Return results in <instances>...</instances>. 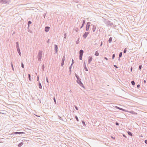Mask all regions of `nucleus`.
I'll list each match as a JSON object with an SVG mask.
<instances>
[{
    "label": "nucleus",
    "instance_id": "79ce46f5",
    "mask_svg": "<svg viewBox=\"0 0 147 147\" xmlns=\"http://www.w3.org/2000/svg\"><path fill=\"white\" fill-rule=\"evenodd\" d=\"M79 38H78V40H77V41H76V43L77 44H78V43H79Z\"/></svg>",
    "mask_w": 147,
    "mask_h": 147
},
{
    "label": "nucleus",
    "instance_id": "a19ab883",
    "mask_svg": "<svg viewBox=\"0 0 147 147\" xmlns=\"http://www.w3.org/2000/svg\"><path fill=\"white\" fill-rule=\"evenodd\" d=\"M75 31L76 32H78V29L77 28H76L75 29Z\"/></svg>",
    "mask_w": 147,
    "mask_h": 147
},
{
    "label": "nucleus",
    "instance_id": "6e6552de",
    "mask_svg": "<svg viewBox=\"0 0 147 147\" xmlns=\"http://www.w3.org/2000/svg\"><path fill=\"white\" fill-rule=\"evenodd\" d=\"M89 32H85L83 36V37H84V38L85 39L87 37V36H88V35L89 34Z\"/></svg>",
    "mask_w": 147,
    "mask_h": 147
},
{
    "label": "nucleus",
    "instance_id": "0e129e2a",
    "mask_svg": "<svg viewBox=\"0 0 147 147\" xmlns=\"http://www.w3.org/2000/svg\"><path fill=\"white\" fill-rule=\"evenodd\" d=\"M59 116V119H61V120L62 119H61V117H59V116Z\"/></svg>",
    "mask_w": 147,
    "mask_h": 147
},
{
    "label": "nucleus",
    "instance_id": "4be33fe9",
    "mask_svg": "<svg viewBox=\"0 0 147 147\" xmlns=\"http://www.w3.org/2000/svg\"><path fill=\"white\" fill-rule=\"evenodd\" d=\"M38 86L39 88L40 89H42V86L41 84L40 83V82H39L38 84Z\"/></svg>",
    "mask_w": 147,
    "mask_h": 147
},
{
    "label": "nucleus",
    "instance_id": "bb28decb",
    "mask_svg": "<svg viewBox=\"0 0 147 147\" xmlns=\"http://www.w3.org/2000/svg\"><path fill=\"white\" fill-rule=\"evenodd\" d=\"M131 83L132 85L133 86L135 84L134 81V80L132 81Z\"/></svg>",
    "mask_w": 147,
    "mask_h": 147
},
{
    "label": "nucleus",
    "instance_id": "4468645a",
    "mask_svg": "<svg viewBox=\"0 0 147 147\" xmlns=\"http://www.w3.org/2000/svg\"><path fill=\"white\" fill-rule=\"evenodd\" d=\"M16 48L17 49V51H18V53H19V55L20 56H21V53L20 51V47L17 48Z\"/></svg>",
    "mask_w": 147,
    "mask_h": 147
},
{
    "label": "nucleus",
    "instance_id": "c756f323",
    "mask_svg": "<svg viewBox=\"0 0 147 147\" xmlns=\"http://www.w3.org/2000/svg\"><path fill=\"white\" fill-rule=\"evenodd\" d=\"M11 67L12 68V69L13 70H14V68H13V64H12V62H11Z\"/></svg>",
    "mask_w": 147,
    "mask_h": 147
},
{
    "label": "nucleus",
    "instance_id": "603ef678",
    "mask_svg": "<svg viewBox=\"0 0 147 147\" xmlns=\"http://www.w3.org/2000/svg\"><path fill=\"white\" fill-rule=\"evenodd\" d=\"M37 81H39V76H37Z\"/></svg>",
    "mask_w": 147,
    "mask_h": 147
},
{
    "label": "nucleus",
    "instance_id": "09e8293b",
    "mask_svg": "<svg viewBox=\"0 0 147 147\" xmlns=\"http://www.w3.org/2000/svg\"><path fill=\"white\" fill-rule=\"evenodd\" d=\"M50 40V39H49L47 41V43H49V41Z\"/></svg>",
    "mask_w": 147,
    "mask_h": 147
},
{
    "label": "nucleus",
    "instance_id": "680f3d73",
    "mask_svg": "<svg viewBox=\"0 0 147 147\" xmlns=\"http://www.w3.org/2000/svg\"><path fill=\"white\" fill-rule=\"evenodd\" d=\"M123 136L124 137H125V138H126V136L125 135V134H123Z\"/></svg>",
    "mask_w": 147,
    "mask_h": 147
},
{
    "label": "nucleus",
    "instance_id": "20e7f679",
    "mask_svg": "<svg viewBox=\"0 0 147 147\" xmlns=\"http://www.w3.org/2000/svg\"><path fill=\"white\" fill-rule=\"evenodd\" d=\"M10 1V0H0V3L8 4Z\"/></svg>",
    "mask_w": 147,
    "mask_h": 147
},
{
    "label": "nucleus",
    "instance_id": "6ab92c4d",
    "mask_svg": "<svg viewBox=\"0 0 147 147\" xmlns=\"http://www.w3.org/2000/svg\"><path fill=\"white\" fill-rule=\"evenodd\" d=\"M24 143L23 142H21L18 144V147H20Z\"/></svg>",
    "mask_w": 147,
    "mask_h": 147
},
{
    "label": "nucleus",
    "instance_id": "a878e982",
    "mask_svg": "<svg viewBox=\"0 0 147 147\" xmlns=\"http://www.w3.org/2000/svg\"><path fill=\"white\" fill-rule=\"evenodd\" d=\"M32 23V22L30 21H28V27H29V26H30V24H31Z\"/></svg>",
    "mask_w": 147,
    "mask_h": 147
},
{
    "label": "nucleus",
    "instance_id": "f8f14e48",
    "mask_svg": "<svg viewBox=\"0 0 147 147\" xmlns=\"http://www.w3.org/2000/svg\"><path fill=\"white\" fill-rule=\"evenodd\" d=\"M84 69L85 71H88V69L86 67V63L85 61H84Z\"/></svg>",
    "mask_w": 147,
    "mask_h": 147
},
{
    "label": "nucleus",
    "instance_id": "412c9836",
    "mask_svg": "<svg viewBox=\"0 0 147 147\" xmlns=\"http://www.w3.org/2000/svg\"><path fill=\"white\" fill-rule=\"evenodd\" d=\"M112 37H110L109 38V40H108V42L109 43H111L112 42Z\"/></svg>",
    "mask_w": 147,
    "mask_h": 147
},
{
    "label": "nucleus",
    "instance_id": "052dcab7",
    "mask_svg": "<svg viewBox=\"0 0 147 147\" xmlns=\"http://www.w3.org/2000/svg\"><path fill=\"white\" fill-rule=\"evenodd\" d=\"M102 42H101V43H100V46H101L102 45Z\"/></svg>",
    "mask_w": 147,
    "mask_h": 147
},
{
    "label": "nucleus",
    "instance_id": "1a4fd4ad",
    "mask_svg": "<svg viewBox=\"0 0 147 147\" xmlns=\"http://www.w3.org/2000/svg\"><path fill=\"white\" fill-rule=\"evenodd\" d=\"M24 133L23 132H16L12 133L11 134H20Z\"/></svg>",
    "mask_w": 147,
    "mask_h": 147
},
{
    "label": "nucleus",
    "instance_id": "4c0bfd02",
    "mask_svg": "<svg viewBox=\"0 0 147 147\" xmlns=\"http://www.w3.org/2000/svg\"><path fill=\"white\" fill-rule=\"evenodd\" d=\"M115 57V54H113L112 56V58L113 59H114Z\"/></svg>",
    "mask_w": 147,
    "mask_h": 147
},
{
    "label": "nucleus",
    "instance_id": "58836bf2",
    "mask_svg": "<svg viewBox=\"0 0 147 147\" xmlns=\"http://www.w3.org/2000/svg\"><path fill=\"white\" fill-rule=\"evenodd\" d=\"M74 63V60H73V59H72V63L71 64V65H73V64Z\"/></svg>",
    "mask_w": 147,
    "mask_h": 147
},
{
    "label": "nucleus",
    "instance_id": "423d86ee",
    "mask_svg": "<svg viewBox=\"0 0 147 147\" xmlns=\"http://www.w3.org/2000/svg\"><path fill=\"white\" fill-rule=\"evenodd\" d=\"M92 56H89L88 57V63L90 64L92 60Z\"/></svg>",
    "mask_w": 147,
    "mask_h": 147
},
{
    "label": "nucleus",
    "instance_id": "4d7b16f0",
    "mask_svg": "<svg viewBox=\"0 0 147 147\" xmlns=\"http://www.w3.org/2000/svg\"><path fill=\"white\" fill-rule=\"evenodd\" d=\"M104 59H106V60H108V58H107V57H104Z\"/></svg>",
    "mask_w": 147,
    "mask_h": 147
},
{
    "label": "nucleus",
    "instance_id": "2f4dec72",
    "mask_svg": "<svg viewBox=\"0 0 147 147\" xmlns=\"http://www.w3.org/2000/svg\"><path fill=\"white\" fill-rule=\"evenodd\" d=\"M53 100H54V102H55V104H57L56 101V99H55V97H53Z\"/></svg>",
    "mask_w": 147,
    "mask_h": 147
},
{
    "label": "nucleus",
    "instance_id": "7c9ffc66",
    "mask_svg": "<svg viewBox=\"0 0 147 147\" xmlns=\"http://www.w3.org/2000/svg\"><path fill=\"white\" fill-rule=\"evenodd\" d=\"M82 56L83 55H79V59L80 60H82Z\"/></svg>",
    "mask_w": 147,
    "mask_h": 147
},
{
    "label": "nucleus",
    "instance_id": "bf43d9fd",
    "mask_svg": "<svg viewBox=\"0 0 147 147\" xmlns=\"http://www.w3.org/2000/svg\"><path fill=\"white\" fill-rule=\"evenodd\" d=\"M64 35L65 36L64 38H66V36L65 33V34H64Z\"/></svg>",
    "mask_w": 147,
    "mask_h": 147
},
{
    "label": "nucleus",
    "instance_id": "39448f33",
    "mask_svg": "<svg viewBox=\"0 0 147 147\" xmlns=\"http://www.w3.org/2000/svg\"><path fill=\"white\" fill-rule=\"evenodd\" d=\"M90 24V22H88L87 23L86 26V31H88L89 30Z\"/></svg>",
    "mask_w": 147,
    "mask_h": 147
},
{
    "label": "nucleus",
    "instance_id": "5fc2aeb1",
    "mask_svg": "<svg viewBox=\"0 0 147 147\" xmlns=\"http://www.w3.org/2000/svg\"><path fill=\"white\" fill-rule=\"evenodd\" d=\"M46 15V13H44V14L43 15V17L44 18H45Z\"/></svg>",
    "mask_w": 147,
    "mask_h": 147
},
{
    "label": "nucleus",
    "instance_id": "37998d69",
    "mask_svg": "<svg viewBox=\"0 0 147 147\" xmlns=\"http://www.w3.org/2000/svg\"><path fill=\"white\" fill-rule=\"evenodd\" d=\"M115 124L116 125L118 126L119 125V123L117 122H116L115 123Z\"/></svg>",
    "mask_w": 147,
    "mask_h": 147
},
{
    "label": "nucleus",
    "instance_id": "e433bc0d",
    "mask_svg": "<svg viewBox=\"0 0 147 147\" xmlns=\"http://www.w3.org/2000/svg\"><path fill=\"white\" fill-rule=\"evenodd\" d=\"M142 67V65H140L139 66V68L140 70H141Z\"/></svg>",
    "mask_w": 147,
    "mask_h": 147
},
{
    "label": "nucleus",
    "instance_id": "ddd939ff",
    "mask_svg": "<svg viewBox=\"0 0 147 147\" xmlns=\"http://www.w3.org/2000/svg\"><path fill=\"white\" fill-rule=\"evenodd\" d=\"M79 55H83L84 53V51L82 49L80 50L79 52Z\"/></svg>",
    "mask_w": 147,
    "mask_h": 147
},
{
    "label": "nucleus",
    "instance_id": "473e14b6",
    "mask_svg": "<svg viewBox=\"0 0 147 147\" xmlns=\"http://www.w3.org/2000/svg\"><path fill=\"white\" fill-rule=\"evenodd\" d=\"M42 69L43 70V71L44 70V69L45 68V65L44 64H43L42 67Z\"/></svg>",
    "mask_w": 147,
    "mask_h": 147
},
{
    "label": "nucleus",
    "instance_id": "13d9d810",
    "mask_svg": "<svg viewBox=\"0 0 147 147\" xmlns=\"http://www.w3.org/2000/svg\"><path fill=\"white\" fill-rule=\"evenodd\" d=\"M69 72H70V74H71V69H69Z\"/></svg>",
    "mask_w": 147,
    "mask_h": 147
},
{
    "label": "nucleus",
    "instance_id": "338daca9",
    "mask_svg": "<svg viewBox=\"0 0 147 147\" xmlns=\"http://www.w3.org/2000/svg\"><path fill=\"white\" fill-rule=\"evenodd\" d=\"M120 58H119H119L118 60L119 61L120 60Z\"/></svg>",
    "mask_w": 147,
    "mask_h": 147
},
{
    "label": "nucleus",
    "instance_id": "6e6d98bb",
    "mask_svg": "<svg viewBox=\"0 0 147 147\" xmlns=\"http://www.w3.org/2000/svg\"><path fill=\"white\" fill-rule=\"evenodd\" d=\"M144 142H145V143L146 144H147V140H145L144 141Z\"/></svg>",
    "mask_w": 147,
    "mask_h": 147
},
{
    "label": "nucleus",
    "instance_id": "9b49d317",
    "mask_svg": "<svg viewBox=\"0 0 147 147\" xmlns=\"http://www.w3.org/2000/svg\"><path fill=\"white\" fill-rule=\"evenodd\" d=\"M50 28V27L49 26H46L45 28V31L46 32H48L49 31Z\"/></svg>",
    "mask_w": 147,
    "mask_h": 147
},
{
    "label": "nucleus",
    "instance_id": "f257e3e1",
    "mask_svg": "<svg viewBox=\"0 0 147 147\" xmlns=\"http://www.w3.org/2000/svg\"><path fill=\"white\" fill-rule=\"evenodd\" d=\"M103 22L107 26L112 27L113 25V23L108 20V19H103Z\"/></svg>",
    "mask_w": 147,
    "mask_h": 147
},
{
    "label": "nucleus",
    "instance_id": "9d476101",
    "mask_svg": "<svg viewBox=\"0 0 147 147\" xmlns=\"http://www.w3.org/2000/svg\"><path fill=\"white\" fill-rule=\"evenodd\" d=\"M54 47H55V53H57V52L58 51V46L57 45H54Z\"/></svg>",
    "mask_w": 147,
    "mask_h": 147
},
{
    "label": "nucleus",
    "instance_id": "dca6fc26",
    "mask_svg": "<svg viewBox=\"0 0 147 147\" xmlns=\"http://www.w3.org/2000/svg\"><path fill=\"white\" fill-rule=\"evenodd\" d=\"M129 112L130 113H131L133 114H134V115H137V113L134 112L133 111H129Z\"/></svg>",
    "mask_w": 147,
    "mask_h": 147
},
{
    "label": "nucleus",
    "instance_id": "3c124183",
    "mask_svg": "<svg viewBox=\"0 0 147 147\" xmlns=\"http://www.w3.org/2000/svg\"><path fill=\"white\" fill-rule=\"evenodd\" d=\"M140 85L139 84L137 85V87L138 88L140 87Z\"/></svg>",
    "mask_w": 147,
    "mask_h": 147
},
{
    "label": "nucleus",
    "instance_id": "b1692460",
    "mask_svg": "<svg viewBox=\"0 0 147 147\" xmlns=\"http://www.w3.org/2000/svg\"><path fill=\"white\" fill-rule=\"evenodd\" d=\"M96 56H98L99 55V53L98 51H96L94 54Z\"/></svg>",
    "mask_w": 147,
    "mask_h": 147
},
{
    "label": "nucleus",
    "instance_id": "864d4df0",
    "mask_svg": "<svg viewBox=\"0 0 147 147\" xmlns=\"http://www.w3.org/2000/svg\"><path fill=\"white\" fill-rule=\"evenodd\" d=\"M132 69H133V68H132V67H131V68H130V71H131V72L132 71Z\"/></svg>",
    "mask_w": 147,
    "mask_h": 147
},
{
    "label": "nucleus",
    "instance_id": "393cba45",
    "mask_svg": "<svg viewBox=\"0 0 147 147\" xmlns=\"http://www.w3.org/2000/svg\"><path fill=\"white\" fill-rule=\"evenodd\" d=\"M16 47L17 48H18L19 47V43L18 42H16Z\"/></svg>",
    "mask_w": 147,
    "mask_h": 147
},
{
    "label": "nucleus",
    "instance_id": "72a5a7b5",
    "mask_svg": "<svg viewBox=\"0 0 147 147\" xmlns=\"http://www.w3.org/2000/svg\"><path fill=\"white\" fill-rule=\"evenodd\" d=\"M75 118L76 119L77 121H79V119L78 118V117L77 116H76L75 117Z\"/></svg>",
    "mask_w": 147,
    "mask_h": 147
},
{
    "label": "nucleus",
    "instance_id": "69168bd1",
    "mask_svg": "<svg viewBox=\"0 0 147 147\" xmlns=\"http://www.w3.org/2000/svg\"><path fill=\"white\" fill-rule=\"evenodd\" d=\"M0 114H4V113H1V112H0Z\"/></svg>",
    "mask_w": 147,
    "mask_h": 147
},
{
    "label": "nucleus",
    "instance_id": "7ed1b4c3",
    "mask_svg": "<svg viewBox=\"0 0 147 147\" xmlns=\"http://www.w3.org/2000/svg\"><path fill=\"white\" fill-rule=\"evenodd\" d=\"M76 82L77 83L79 84V85L82 87L83 88L85 89V87L84 85L81 82V79H80L79 80H77Z\"/></svg>",
    "mask_w": 147,
    "mask_h": 147
},
{
    "label": "nucleus",
    "instance_id": "a211bd4d",
    "mask_svg": "<svg viewBox=\"0 0 147 147\" xmlns=\"http://www.w3.org/2000/svg\"><path fill=\"white\" fill-rule=\"evenodd\" d=\"M75 75L76 77V78L77 79V80H79L80 79V78L75 73Z\"/></svg>",
    "mask_w": 147,
    "mask_h": 147
},
{
    "label": "nucleus",
    "instance_id": "ea45409f",
    "mask_svg": "<svg viewBox=\"0 0 147 147\" xmlns=\"http://www.w3.org/2000/svg\"><path fill=\"white\" fill-rule=\"evenodd\" d=\"M126 51H127L126 48H125L124 49V50L123 51V53H126Z\"/></svg>",
    "mask_w": 147,
    "mask_h": 147
},
{
    "label": "nucleus",
    "instance_id": "f3484780",
    "mask_svg": "<svg viewBox=\"0 0 147 147\" xmlns=\"http://www.w3.org/2000/svg\"><path fill=\"white\" fill-rule=\"evenodd\" d=\"M85 22V21L84 20L83 21L82 25L80 28V29H81L84 26V25Z\"/></svg>",
    "mask_w": 147,
    "mask_h": 147
},
{
    "label": "nucleus",
    "instance_id": "c85d7f7f",
    "mask_svg": "<svg viewBox=\"0 0 147 147\" xmlns=\"http://www.w3.org/2000/svg\"><path fill=\"white\" fill-rule=\"evenodd\" d=\"M30 77H31L30 74H28V78L29 80L30 81V80H31Z\"/></svg>",
    "mask_w": 147,
    "mask_h": 147
},
{
    "label": "nucleus",
    "instance_id": "2eb2a0df",
    "mask_svg": "<svg viewBox=\"0 0 147 147\" xmlns=\"http://www.w3.org/2000/svg\"><path fill=\"white\" fill-rule=\"evenodd\" d=\"M116 108L117 109H118L119 110H122V111H125V109H123L122 108H120V107H117V106H116Z\"/></svg>",
    "mask_w": 147,
    "mask_h": 147
},
{
    "label": "nucleus",
    "instance_id": "e2e57ef3",
    "mask_svg": "<svg viewBox=\"0 0 147 147\" xmlns=\"http://www.w3.org/2000/svg\"><path fill=\"white\" fill-rule=\"evenodd\" d=\"M146 80H144V84L146 83Z\"/></svg>",
    "mask_w": 147,
    "mask_h": 147
},
{
    "label": "nucleus",
    "instance_id": "f03ea898",
    "mask_svg": "<svg viewBox=\"0 0 147 147\" xmlns=\"http://www.w3.org/2000/svg\"><path fill=\"white\" fill-rule=\"evenodd\" d=\"M42 56V51H39L38 55V61H40L41 60Z\"/></svg>",
    "mask_w": 147,
    "mask_h": 147
},
{
    "label": "nucleus",
    "instance_id": "de8ad7c7",
    "mask_svg": "<svg viewBox=\"0 0 147 147\" xmlns=\"http://www.w3.org/2000/svg\"><path fill=\"white\" fill-rule=\"evenodd\" d=\"M114 66L117 69L118 68V67L116 65H114Z\"/></svg>",
    "mask_w": 147,
    "mask_h": 147
},
{
    "label": "nucleus",
    "instance_id": "f704fd0d",
    "mask_svg": "<svg viewBox=\"0 0 147 147\" xmlns=\"http://www.w3.org/2000/svg\"><path fill=\"white\" fill-rule=\"evenodd\" d=\"M82 123L83 126H85L86 125L85 122L84 121H82Z\"/></svg>",
    "mask_w": 147,
    "mask_h": 147
},
{
    "label": "nucleus",
    "instance_id": "a18cd8bd",
    "mask_svg": "<svg viewBox=\"0 0 147 147\" xmlns=\"http://www.w3.org/2000/svg\"><path fill=\"white\" fill-rule=\"evenodd\" d=\"M75 107L76 109L77 110H78V107L76 106H75Z\"/></svg>",
    "mask_w": 147,
    "mask_h": 147
},
{
    "label": "nucleus",
    "instance_id": "c03bdc74",
    "mask_svg": "<svg viewBox=\"0 0 147 147\" xmlns=\"http://www.w3.org/2000/svg\"><path fill=\"white\" fill-rule=\"evenodd\" d=\"M111 138L113 139H115V138L113 137V136H111Z\"/></svg>",
    "mask_w": 147,
    "mask_h": 147
},
{
    "label": "nucleus",
    "instance_id": "cd10ccee",
    "mask_svg": "<svg viewBox=\"0 0 147 147\" xmlns=\"http://www.w3.org/2000/svg\"><path fill=\"white\" fill-rule=\"evenodd\" d=\"M122 52H120V53L119 54V58H121L122 57Z\"/></svg>",
    "mask_w": 147,
    "mask_h": 147
},
{
    "label": "nucleus",
    "instance_id": "0eeeda50",
    "mask_svg": "<svg viewBox=\"0 0 147 147\" xmlns=\"http://www.w3.org/2000/svg\"><path fill=\"white\" fill-rule=\"evenodd\" d=\"M65 60V54L64 55V56L63 57L61 61V66H63L64 65V62Z\"/></svg>",
    "mask_w": 147,
    "mask_h": 147
},
{
    "label": "nucleus",
    "instance_id": "8fccbe9b",
    "mask_svg": "<svg viewBox=\"0 0 147 147\" xmlns=\"http://www.w3.org/2000/svg\"><path fill=\"white\" fill-rule=\"evenodd\" d=\"M72 66V65H71L70 67H69V69H71Z\"/></svg>",
    "mask_w": 147,
    "mask_h": 147
},
{
    "label": "nucleus",
    "instance_id": "aec40b11",
    "mask_svg": "<svg viewBox=\"0 0 147 147\" xmlns=\"http://www.w3.org/2000/svg\"><path fill=\"white\" fill-rule=\"evenodd\" d=\"M96 29V26L94 25L93 26V28H92L93 32H94L95 31Z\"/></svg>",
    "mask_w": 147,
    "mask_h": 147
},
{
    "label": "nucleus",
    "instance_id": "c9c22d12",
    "mask_svg": "<svg viewBox=\"0 0 147 147\" xmlns=\"http://www.w3.org/2000/svg\"><path fill=\"white\" fill-rule=\"evenodd\" d=\"M21 66H22V68H24V65L23 64V63H22V62L21 63Z\"/></svg>",
    "mask_w": 147,
    "mask_h": 147
},
{
    "label": "nucleus",
    "instance_id": "49530a36",
    "mask_svg": "<svg viewBox=\"0 0 147 147\" xmlns=\"http://www.w3.org/2000/svg\"><path fill=\"white\" fill-rule=\"evenodd\" d=\"M46 81H47V83H49V81H48V79L47 77V78H46Z\"/></svg>",
    "mask_w": 147,
    "mask_h": 147
},
{
    "label": "nucleus",
    "instance_id": "5701e85b",
    "mask_svg": "<svg viewBox=\"0 0 147 147\" xmlns=\"http://www.w3.org/2000/svg\"><path fill=\"white\" fill-rule=\"evenodd\" d=\"M127 133L129 136H133L131 132L128 131L127 132Z\"/></svg>",
    "mask_w": 147,
    "mask_h": 147
}]
</instances>
